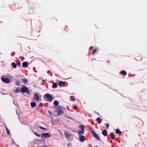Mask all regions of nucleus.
<instances>
[{"label":"nucleus","mask_w":147,"mask_h":147,"mask_svg":"<svg viewBox=\"0 0 147 147\" xmlns=\"http://www.w3.org/2000/svg\"><path fill=\"white\" fill-rule=\"evenodd\" d=\"M57 86V83H53L52 87L53 88H55Z\"/></svg>","instance_id":"obj_20"},{"label":"nucleus","mask_w":147,"mask_h":147,"mask_svg":"<svg viewBox=\"0 0 147 147\" xmlns=\"http://www.w3.org/2000/svg\"><path fill=\"white\" fill-rule=\"evenodd\" d=\"M65 85V83L64 82H63L62 81H60L58 83V85L60 86H64Z\"/></svg>","instance_id":"obj_8"},{"label":"nucleus","mask_w":147,"mask_h":147,"mask_svg":"<svg viewBox=\"0 0 147 147\" xmlns=\"http://www.w3.org/2000/svg\"><path fill=\"white\" fill-rule=\"evenodd\" d=\"M97 49L95 48L92 52V54H94L97 52Z\"/></svg>","instance_id":"obj_26"},{"label":"nucleus","mask_w":147,"mask_h":147,"mask_svg":"<svg viewBox=\"0 0 147 147\" xmlns=\"http://www.w3.org/2000/svg\"><path fill=\"white\" fill-rule=\"evenodd\" d=\"M84 130H81L78 131L79 135H81L84 134Z\"/></svg>","instance_id":"obj_17"},{"label":"nucleus","mask_w":147,"mask_h":147,"mask_svg":"<svg viewBox=\"0 0 147 147\" xmlns=\"http://www.w3.org/2000/svg\"><path fill=\"white\" fill-rule=\"evenodd\" d=\"M120 73L123 75L124 76H125L126 75L127 73L125 71V70H122L120 72Z\"/></svg>","instance_id":"obj_14"},{"label":"nucleus","mask_w":147,"mask_h":147,"mask_svg":"<svg viewBox=\"0 0 147 147\" xmlns=\"http://www.w3.org/2000/svg\"><path fill=\"white\" fill-rule=\"evenodd\" d=\"M36 105V104L35 102H31V106L32 107H35Z\"/></svg>","instance_id":"obj_15"},{"label":"nucleus","mask_w":147,"mask_h":147,"mask_svg":"<svg viewBox=\"0 0 147 147\" xmlns=\"http://www.w3.org/2000/svg\"><path fill=\"white\" fill-rule=\"evenodd\" d=\"M45 97L48 99L49 102H51L53 100L52 96L49 94H47L45 95Z\"/></svg>","instance_id":"obj_2"},{"label":"nucleus","mask_w":147,"mask_h":147,"mask_svg":"<svg viewBox=\"0 0 147 147\" xmlns=\"http://www.w3.org/2000/svg\"><path fill=\"white\" fill-rule=\"evenodd\" d=\"M91 132L92 135L94 137L97 134L93 131L92 130L91 131Z\"/></svg>","instance_id":"obj_19"},{"label":"nucleus","mask_w":147,"mask_h":147,"mask_svg":"<svg viewBox=\"0 0 147 147\" xmlns=\"http://www.w3.org/2000/svg\"><path fill=\"white\" fill-rule=\"evenodd\" d=\"M34 134L36 136L38 137H41L42 138V137L40 135L38 134V133L36 132H34Z\"/></svg>","instance_id":"obj_29"},{"label":"nucleus","mask_w":147,"mask_h":147,"mask_svg":"<svg viewBox=\"0 0 147 147\" xmlns=\"http://www.w3.org/2000/svg\"><path fill=\"white\" fill-rule=\"evenodd\" d=\"M43 104H42V103L41 102V103H40L39 104V106L41 107H43Z\"/></svg>","instance_id":"obj_34"},{"label":"nucleus","mask_w":147,"mask_h":147,"mask_svg":"<svg viewBox=\"0 0 147 147\" xmlns=\"http://www.w3.org/2000/svg\"><path fill=\"white\" fill-rule=\"evenodd\" d=\"M65 137L67 138L68 137H70L71 136V135L69 133V132L65 131Z\"/></svg>","instance_id":"obj_7"},{"label":"nucleus","mask_w":147,"mask_h":147,"mask_svg":"<svg viewBox=\"0 0 147 147\" xmlns=\"http://www.w3.org/2000/svg\"><path fill=\"white\" fill-rule=\"evenodd\" d=\"M20 64H21L20 63V62H19V65H20Z\"/></svg>","instance_id":"obj_45"},{"label":"nucleus","mask_w":147,"mask_h":147,"mask_svg":"<svg viewBox=\"0 0 147 147\" xmlns=\"http://www.w3.org/2000/svg\"><path fill=\"white\" fill-rule=\"evenodd\" d=\"M67 146L68 147H71V143H69L67 144Z\"/></svg>","instance_id":"obj_33"},{"label":"nucleus","mask_w":147,"mask_h":147,"mask_svg":"<svg viewBox=\"0 0 147 147\" xmlns=\"http://www.w3.org/2000/svg\"><path fill=\"white\" fill-rule=\"evenodd\" d=\"M1 80L3 82L7 84H8L10 82V79L7 78H2Z\"/></svg>","instance_id":"obj_3"},{"label":"nucleus","mask_w":147,"mask_h":147,"mask_svg":"<svg viewBox=\"0 0 147 147\" xmlns=\"http://www.w3.org/2000/svg\"><path fill=\"white\" fill-rule=\"evenodd\" d=\"M80 128L81 129V130H84L85 126L84 125H81L80 126Z\"/></svg>","instance_id":"obj_21"},{"label":"nucleus","mask_w":147,"mask_h":147,"mask_svg":"<svg viewBox=\"0 0 147 147\" xmlns=\"http://www.w3.org/2000/svg\"><path fill=\"white\" fill-rule=\"evenodd\" d=\"M15 92H16V93H18V88H17L16 90L14 91Z\"/></svg>","instance_id":"obj_32"},{"label":"nucleus","mask_w":147,"mask_h":147,"mask_svg":"<svg viewBox=\"0 0 147 147\" xmlns=\"http://www.w3.org/2000/svg\"><path fill=\"white\" fill-rule=\"evenodd\" d=\"M21 92L23 93H26L27 94H30V91L29 89L24 85H22V88H20Z\"/></svg>","instance_id":"obj_1"},{"label":"nucleus","mask_w":147,"mask_h":147,"mask_svg":"<svg viewBox=\"0 0 147 147\" xmlns=\"http://www.w3.org/2000/svg\"><path fill=\"white\" fill-rule=\"evenodd\" d=\"M95 147H98L97 146H95Z\"/></svg>","instance_id":"obj_47"},{"label":"nucleus","mask_w":147,"mask_h":147,"mask_svg":"<svg viewBox=\"0 0 147 147\" xmlns=\"http://www.w3.org/2000/svg\"><path fill=\"white\" fill-rule=\"evenodd\" d=\"M71 100H72L73 101H75V99L74 98H73L71 99Z\"/></svg>","instance_id":"obj_39"},{"label":"nucleus","mask_w":147,"mask_h":147,"mask_svg":"<svg viewBox=\"0 0 147 147\" xmlns=\"http://www.w3.org/2000/svg\"><path fill=\"white\" fill-rule=\"evenodd\" d=\"M116 133L117 134H121L122 132L119 130V129H117L116 130Z\"/></svg>","instance_id":"obj_16"},{"label":"nucleus","mask_w":147,"mask_h":147,"mask_svg":"<svg viewBox=\"0 0 147 147\" xmlns=\"http://www.w3.org/2000/svg\"><path fill=\"white\" fill-rule=\"evenodd\" d=\"M50 134V133H42L41 135L44 136L45 138H47L51 136V135Z\"/></svg>","instance_id":"obj_5"},{"label":"nucleus","mask_w":147,"mask_h":147,"mask_svg":"<svg viewBox=\"0 0 147 147\" xmlns=\"http://www.w3.org/2000/svg\"><path fill=\"white\" fill-rule=\"evenodd\" d=\"M79 137L80 138V141L81 142H83L85 141V137L84 135H79Z\"/></svg>","instance_id":"obj_6"},{"label":"nucleus","mask_w":147,"mask_h":147,"mask_svg":"<svg viewBox=\"0 0 147 147\" xmlns=\"http://www.w3.org/2000/svg\"><path fill=\"white\" fill-rule=\"evenodd\" d=\"M34 98L35 99L38 100L39 99V97L37 93H34Z\"/></svg>","instance_id":"obj_10"},{"label":"nucleus","mask_w":147,"mask_h":147,"mask_svg":"<svg viewBox=\"0 0 147 147\" xmlns=\"http://www.w3.org/2000/svg\"><path fill=\"white\" fill-rule=\"evenodd\" d=\"M22 66L24 68H26L28 66L27 62L25 61L22 63Z\"/></svg>","instance_id":"obj_9"},{"label":"nucleus","mask_w":147,"mask_h":147,"mask_svg":"<svg viewBox=\"0 0 147 147\" xmlns=\"http://www.w3.org/2000/svg\"><path fill=\"white\" fill-rule=\"evenodd\" d=\"M46 146L45 147L44 146H38V147H46Z\"/></svg>","instance_id":"obj_42"},{"label":"nucleus","mask_w":147,"mask_h":147,"mask_svg":"<svg viewBox=\"0 0 147 147\" xmlns=\"http://www.w3.org/2000/svg\"><path fill=\"white\" fill-rule=\"evenodd\" d=\"M95 138H96L98 140L100 141V139L99 137V136L97 134L95 137Z\"/></svg>","instance_id":"obj_27"},{"label":"nucleus","mask_w":147,"mask_h":147,"mask_svg":"<svg viewBox=\"0 0 147 147\" xmlns=\"http://www.w3.org/2000/svg\"><path fill=\"white\" fill-rule=\"evenodd\" d=\"M13 103L16 106H18V101L15 100L13 101Z\"/></svg>","instance_id":"obj_25"},{"label":"nucleus","mask_w":147,"mask_h":147,"mask_svg":"<svg viewBox=\"0 0 147 147\" xmlns=\"http://www.w3.org/2000/svg\"><path fill=\"white\" fill-rule=\"evenodd\" d=\"M77 107H75L74 108V109H76Z\"/></svg>","instance_id":"obj_43"},{"label":"nucleus","mask_w":147,"mask_h":147,"mask_svg":"<svg viewBox=\"0 0 147 147\" xmlns=\"http://www.w3.org/2000/svg\"><path fill=\"white\" fill-rule=\"evenodd\" d=\"M96 120L98 121V123L99 124L100 123L102 122V119L100 117H98L97 118Z\"/></svg>","instance_id":"obj_12"},{"label":"nucleus","mask_w":147,"mask_h":147,"mask_svg":"<svg viewBox=\"0 0 147 147\" xmlns=\"http://www.w3.org/2000/svg\"><path fill=\"white\" fill-rule=\"evenodd\" d=\"M102 134L104 136H106L107 135V131L106 130H103Z\"/></svg>","instance_id":"obj_11"},{"label":"nucleus","mask_w":147,"mask_h":147,"mask_svg":"<svg viewBox=\"0 0 147 147\" xmlns=\"http://www.w3.org/2000/svg\"><path fill=\"white\" fill-rule=\"evenodd\" d=\"M16 62H17V64L18 65V61H16Z\"/></svg>","instance_id":"obj_41"},{"label":"nucleus","mask_w":147,"mask_h":147,"mask_svg":"<svg viewBox=\"0 0 147 147\" xmlns=\"http://www.w3.org/2000/svg\"><path fill=\"white\" fill-rule=\"evenodd\" d=\"M106 127H108V128H109V124H107V123L106 124Z\"/></svg>","instance_id":"obj_37"},{"label":"nucleus","mask_w":147,"mask_h":147,"mask_svg":"<svg viewBox=\"0 0 147 147\" xmlns=\"http://www.w3.org/2000/svg\"><path fill=\"white\" fill-rule=\"evenodd\" d=\"M54 105L56 106H57L59 104V103L58 101L57 100H55L54 102Z\"/></svg>","instance_id":"obj_23"},{"label":"nucleus","mask_w":147,"mask_h":147,"mask_svg":"<svg viewBox=\"0 0 147 147\" xmlns=\"http://www.w3.org/2000/svg\"><path fill=\"white\" fill-rule=\"evenodd\" d=\"M88 147H93L92 145L91 144H89L88 146Z\"/></svg>","instance_id":"obj_35"},{"label":"nucleus","mask_w":147,"mask_h":147,"mask_svg":"<svg viewBox=\"0 0 147 147\" xmlns=\"http://www.w3.org/2000/svg\"><path fill=\"white\" fill-rule=\"evenodd\" d=\"M5 128H6V131H7V134H10V131H9V129H8L7 128V126H6V125H5Z\"/></svg>","instance_id":"obj_28"},{"label":"nucleus","mask_w":147,"mask_h":147,"mask_svg":"<svg viewBox=\"0 0 147 147\" xmlns=\"http://www.w3.org/2000/svg\"><path fill=\"white\" fill-rule=\"evenodd\" d=\"M109 142H111V141H110Z\"/></svg>","instance_id":"obj_48"},{"label":"nucleus","mask_w":147,"mask_h":147,"mask_svg":"<svg viewBox=\"0 0 147 147\" xmlns=\"http://www.w3.org/2000/svg\"><path fill=\"white\" fill-rule=\"evenodd\" d=\"M110 137L111 138L113 139H115V134L113 133H111L110 134Z\"/></svg>","instance_id":"obj_13"},{"label":"nucleus","mask_w":147,"mask_h":147,"mask_svg":"<svg viewBox=\"0 0 147 147\" xmlns=\"http://www.w3.org/2000/svg\"><path fill=\"white\" fill-rule=\"evenodd\" d=\"M11 65H12V66L14 68H15L16 67L17 65L14 62H12L11 63Z\"/></svg>","instance_id":"obj_22"},{"label":"nucleus","mask_w":147,"mask_h":147,"mask_svg":"<svg viewBox=\"0 0 147 147\" xmlns=\"http://www.w3.org/2000/svg\"><path fill=\"white\" fill-rule=\"evenodd\" d=\"M21 80H22L23 82L25 84L27 83L28 82L27 80L25 79H22Z\"/></svg>","instance_id":"obj_24"},{"label":"nucleus","mask_w":147,"mask_h":147,"mask_svg":"<svg viewBox=\"0 0 147 147\" xmlns=\"http://www.w3.org/2000/svg\"><path fill=\"white\" fill-rule=\"evenodd\" d=\"M56 111L58 112V115H61L62 114L63 112L62 111L61 109L59 107H57L56 108Z\"/></svg>","instance_id":"obj_4"},{"label":"nucleus","mask_w":147,"mask_h":147,"mask_svg":"<svg viewBox=\"0 0 147 147\" xmlns=\"http://www.w3.org/2000/svg\"><path fill=\"white\" fill-rule=\"evenodd\" d=\"M108 139H110V138H108Z\"/></svg>","instance_id":"obj_49"},{"label":"nucleus","mask_w":147,"mask_h":147,"mask_svg":"<svg viewBox=\"0 0 147 147\" xmlns=\"http://www.w3.org/2000/svg\"><path fill=\"white\" fill-rule=\"evenodd\" d=\"M49 113L51 115H53V112L52 111H49Z\"/></svg>","instance_id":"obj_31"},{"label":"nucleus","mask_w":147,"mask_h":147,"mask_svg":"<svg viewBox=\"0 0 147 147\" xmlns=\"http://www.w3.org/2000/svg\"><path fill=\"white\" fill-rule=\"evenodd\" d=\"M142 59V56H140V57H137L136 58V60L138 61H141Z\"/></svg>","instance_id":"obj_18"},{"label":"nucleus","mask_w":147,"mask_h":147,"mask_svg":"<svg viewBox=\"0 0 147 147\" xmlns=\"http://www.w3.org/2000/svg\"><path fill=\"white\" fill-rule=\"evenodd\" d=\"M39 127L41 129H43V130H47V129L45 127H42L41 126H39Z\"/></svg>","instance_id":"obj_30"},{"label":"nucleus","mask_w":147,"mask_h":147,"mask_svg":"<svg viewBox=\"0 0 147 147\" xmlns=\"http://www.w3.org/2000/svg\"><path fill=\"white\" fill-rule=\"evenodd\" d=\"M16 113H17V114H18V112H17V111H16Z\"/></svg>","instance_id":"obj_46"},{"label":"nucleus","mask_w":147,"mask_h":147,"mask_svg":"<svg viewBox=\"0 0 147 147\" xmlns=\"http://www.w3.org/2000/svg\"><path fill=\"white\" fill-rule=\"evenodd\" d=\"M73 97V96H71V97H70V98H72Z\"/></svg>","instance_id":"obj_44"},{"label":"nucleus","mask_w":147,"mask_h":147,"mask_svg":"<svg viewBox=\"0 0 147 147\" xmlns=\"http://www.w3.org/2000/svg\"><path fill=\"white\" fill-rule=\"evenodd\" d=\"M16 84L18 86V81H16Z\"/></svg>","instance_id":"obj_36"},{"label":"nucleus","mask_w":147,"mask_h":147,"mask_svg":"<svg viewBox=\"0 0 147 147\" xmlns=\"http://www.w3.org/2000/svg\"><path fill=\"white\" fill-rule=\"evenodd\" d=\"M21 57V58L22 59V61L24 59V58L22 56V57Z\"/></svg>","instance_id":"obj_38"},{"label":"nucleus","mask_w":147,"mask_h":147,"mask_svg":"<svg viewBox=\"0 0 147 147\" xmlns=\"http://www.w3.org/2000/svg\"><path fill=\"white\" fill-rule=\"evenodd\" d=\"M93 46H92V47H90V49H93Z\"/></svg>","instance_id":"obj_40"}]
</instances>
